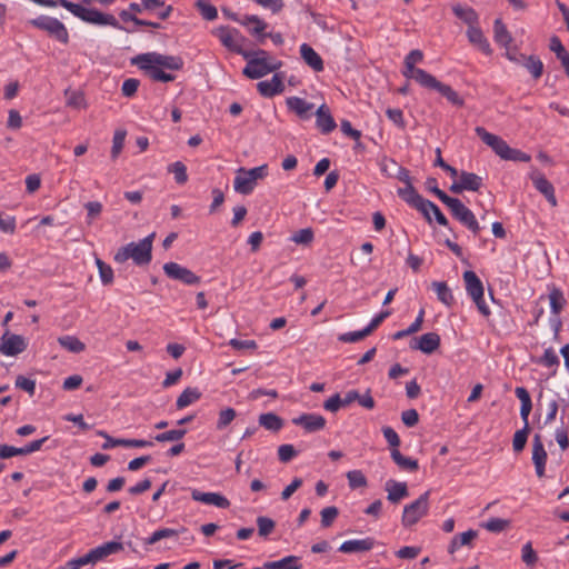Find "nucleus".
I'll list each match as a JSON object with an SVG mask.
<instances>
[{
  "mask_svg": "<svg viewBox=\"0 0 569 569\" xmlns=\"http://www.w3.org/2000/svg\"><path fill=\"white\" fill-rule=\"evenodd\" d=\"M242 57L247 61L242 74L249 79H260L279 70L282 66L280 60L272 58L268 51L262 49L246 51Z\"/></svg>",
  "mask_w": 569,
  "mask_h": 569,
  "instance_id": "nucleus-1",
  "label": "nucleus"
},
{
  "mask_svg": "<svg viewBox=\"0 0 569 569\" xmlns=\"http://www.w3.org/2000/svg\"><path fill=\"white\" fill-rule=\"evenodd\" d=\"M156 233L152 232L139 242H130L118 249L113 260L117 263H123L132 259L137 266H147L152 260V243Z\"/></svg>",
  "mask_w": 569,
  "mask_h": 569,
  "instance_id": "nucleus-2",
  "label": "nucleus"
},
{
  "mask_svg": "<svg viewBox=\"0 0 569 569\" xmlns=\"http://www.w3.org/2000/svg\"><path fill=\"white\" fill-rule=\"evenodd\" d=\"M60 6L87 23L97 26H110L116 29H122L119 21L114 18V16L110 13H103L93 8H84L81 4L71 2L69 0H61Z\"/></svg>",
  "mask_w": 569,
  "mask_h": 569,
  "instance_id": "nucleus-3",
  "label": "nucleus"
},
{
  "mask_svg": "<svg viewBox=\"0 0 569 569\" xmlns=\"http://www.w3.org/2000/svg\"><path fill=\"white\" fill-rule=\"evenodd\" d=\"M417 73V82L421 87L438 91L453 106L462 107L465 104V100L449 84L440 82L427 71H418Z\"/></svg>",
  "mask_w": 569,
  "mask_h": 569,
  "instance_id": "nucleus-4",
  "label": "nucleus"
},
{
  "mask_svg": "<svg viewBox=\"0 0 569 569\" xmlns=\"http://www.w3.org/2000/svg\"><path fill=\"white\" fill-rule=\"evenodd\" d=\"M462 277L466 284L467 293L470 296V298L477 306L478 311L483 317L488 318L491 315V312L483 299L485 288L482 281L472 270L465 271Z\"/></svg>",
  "mask_w": 569,
  "mask_h": 569,
  "instance_id": "nucleus-5",
  "label": "nucleus"
},
{
  "mask_svg": "<svg viewBox=\"0 0 569 569\" xmlns=\"http://www.w3.org/2000/svg\"><path fill=\"white\" fill-rule=\"evenodd\" d=\"M430 491L423 492L418 499L406 505L402 512L401 523L405 528L415 526L420 519L429 512Z\"/></svg>",
  "mask_w": 569,
  "mask_h": 569,
  "instance_id": "nucleus-6",
  "label": "nucleus"
},
{
  "mask_svg": "<svg viewBox=\"0 0 569 569\" xmlns=\"http://www.w3.org/2000/svg\"><path fill=\"white\" fill-rule=\"evenodd\" d=\"M446 206L449 208L452 217L462 226H465L469 231H471L475 236L480 233L481 227L475 213L468 207H466L460 199L452 198Z\"/></svg>",
  "mask_w": 569,
  "mask_h": 569,
  "instance_id": "nucleus-7",
  "label": "nucleus"
},
{
  "mask_svg": "<svg viewBox=\"0 0 569 569\" xmlns=\"http://www.w3.org/2000/svg\"><path fill=\"white\" fill-rule=\"evenodd\" d=\"M31 26L43 30L53 37L59 42L67 44L69 42V32L66 26L57 18L48 16H39L29 21Z\"/></svg>",
  "mask_w": 569,
  "mask_h": 569,
  "instance_id": "nucleus-8",
  "label": "nucleus"
},
{
  "mask_svg": "<svg viewBox=\"0 0 569 569\" xmlns=\"http://www.w3.org/2000/svg\"><path fill=\"white\" fill-rule=\"evenodd\" d=\"M131 62L153 63L169 70H180L183 67V60L179 56H166L158 52H147L136 56Z\"/></svg>",
  "mask_w": 569,
  "mask_h": 569,
  "instance_id": "nucleus-9",
  "label": "nucleus"
},
{
  "mask_svg": "<svg viewBox=\"0 0 569 569\" xmlns=\"http://www.w3.org/2000/svg\"><path fill=\"white\" fill-rule=\"evenodd\" d=\"M166 276L173 280H179L184 284H198L200 277L190 269L182 267L177 262H167L163 264Z\"/></svg>",
  "mask_w": 569,
  "mask_h": 569,
  "instance_id": "nucleus-10",
  "label": "nucleus"
},
{
  "mask_svg": "<svg viewBox=\"0 0 569 569\" xmlns=\"http://www.w3.org/2000/svg\"><path fill=\"white\" fill-rule=\"evenodd\" d=\"M27 342L22 336L9 333L7 330L2 337L0 342V353L14 357L27 349Z\"/></svg>",
  "mask_w": 569,
  "mask_h": 569,
  "instance_id": "nucleus-11",
  "label": "nucleus"
},
{
  "mask_svg": "<svg viewBox=\"0 0 569 569\" xmlns=\"http://www.w3.org/2000/svg\"><path fill=\"white\" fill-rule=\"evenodd\" d=\"M475 132L483 143L489 146L496 154L505 160L509 150V144L502 138L488 132L483 127H476Z\"/></svg>",
  "mask_w": 569,
  "mask_h": 569,
  "instance_id": "nucleus-12",
  "label": "nucleus"
},
{
  "mask_svg": "<svg viewBox=\"0 0 569 569\" xmlns=\"http://www.w3.org/2000/svg\"><path fill=\"white\" fill-rule=\"evenodd\" d=\"M530 179L533 183V187L545 196L547 201L552 206H557V198L555 194V188L550 181L541 173L539 170L533 169L530 172Z\"/></svg>",
  "mask_w": 569,
  "mask_h": 569,
  "instance_id": "nucleus-13",
  "label": "nucleus"
},
{
  "mask_svg": "<svg viewBox=\"0 0 569 569\" xmlns=\"http://www.w3.org/2000/svg\"><path fill=\"white\" fill-rule=\"evenodd\" d=\"M547 458L548 455L542 443V438L539 433H536L532 440V462L535 465L536 475L539 478L545 476Z\"/></svg>",
  "mask_w": 569,
  "mask_h": 569,
  "instance_id": "nucleus-14",
  "label": "nucleus"
},
{
  "mask_svg": "<svg viewBox=\"0 0 569 569\" xmlns=\"http://www.w3.org/2000/svg\"><path fill=\"white\" fill-rule=\"evenodd\" d=\"M99 436L106 439V442L102 445V449L108 450L114 447H128V448H144L153 446V442L150 440L143 439H116L109 436L104 431H99Z\"/></svg>",
  "mask_w": 569,
  "mask_h": 569,
  "instance_id": "nucleus-15",
  "label": "nucleus"
},
{
  "mask_svg": "<svg viewBox=\"0 0 569 569\" xmlns=\"http://www.w3.org/2000/svg\"><path fill=\"white\" fill-rule=\"evenodd\" d=\"M292 423L301 426L307 432H316L325 428L326 419L316 413H302L301 416L293 418Z\"/></svg>",
  "mask_w": 569,
  "mask_h": 569,
  "instance_id": "nucleus-16",
  "label": "nucleus"
},
{
  "mask_svg": "<svg viewBox=\"0 0 569 569\" xmlns=\"http://www.w3.org/2000/svg\"><path fill=\"white\" fill-rule=\"evenodd\" d=\"M257 89L262 97H274L284 90L283 78L280 73H274L271 80L258 82Z\"/></svg>",
  "mask_w": 569,
  "mask_h": 569,
  "instance_id": "nucleus-17",
  "label": "nucleus"
},
{
  "mask_svg": "<svg viewBox=\"0 0 569 569\" xmlns=\"http://www.w3.org/2000/svg\"><path fill=\"white\" fill-rule=\"evenodd\" d=\"M316 126L323 134L332 132L337 123L330 113V109L327 104H321L316 111Z\"/></svg>",
  "mask_w": 569,
  "mask_h": 569,
  "instance_id": "nucleus-18",
  "label": "nucleus"
},
{
  "mask_svg": "<svg viewBox=\"0 0 569 569\" xmlns=\"http://www.w3.org/2000/svg\"><path fill=\"white\" fill-rule=\"evenodd\" d=\"M286 104L291 112H295L302 120L310 119L315 107L313 103L308 102L300 97L287 98Z\"/></svg>",
  "mask_w": 569,
  "mask_h": 569,
  "instance_id": "nucleus-19",
  "label": "nucleus"
},
{
  "mask_svg": "<svg viewBox=\"0 0 569 569\" xmlns=\"http://www.w3.org/2000/svg\"><path fill=\"white\" fill-rule=\"evenodd\" d=\"M191 497L194 501H200L207 505H213L218 508H228L230 506L229 500L217 492H201L197 489L192 490Z\"/></svg>",
  "mask_w": 569,
  "mask_h": 569,
  "instance_id": "nucleus-20",
  "label": "nucleus"
},
{
  "mask_svg": "<svg viewBox=\"0 0 569 569\" xmlns=\"http://www.w3.org/2000/svg\"><path fill=\"white\" fill-rule=\"evenodd\" d=\"M137 66L140 70H142L150 79L153 81L161 82H170L174 80V76L171 73L164 72L161 68L153 63H144V62H131Z\"/></svg>",
  "mask_w": 569,
  "mask_h": 569,
  "instance_id": "nucleus-21",
  "label": "nucleus"
},
{
  "mask_svg": "<svg viewBox=\"0 0 569 569\" xmlns=\"http://www.w3.org/2000/svg\"><path fill=\"white\" fill-rule=\"evenodd\" d=\"M217 34L221 43L229 50L241 56L247 51L241 48L240 42L236 39V36H238L237 30H230L228 27H221L218 29Z\"/></svg>",
  "mask_w": 569,
  "mask_h": 569,
  "instance_id": "nucleus-22",
  "label": "nucleus"
},
{
  "mask_svg": "<svg viewBox=\"0 0 569 569\" xmlns=\"http://www.w3.org/2000/svg\"><path fill=\"white\" fill-rule=\"evenodd\" d=\"M385 489L388 492L387 499L393 505L400 502L401 499L409 496L408 486L406 482H398L390 479L386 482Z\"/></svg>",
  "mask_w": 569,
  "mask_h": 569,
  "instance_id": "nucleus-23",
  "label": "nucleus"
},
{
  "mask_svg": "<svg viewBox=\"0 0 569 569\" xmlns=\"http://www.w3.org/2000/svg\"><path fill=\"white\" fill-rule=\"evenodd\" d=\"M373 546L375 539L371 537L360 540H347L341 543L339 551L343 553L365 552L371 550Z\"/></svg>",
  "mask_w": 569,
  "mask_h": 569,
  "instance_id": "nucleus-24",
  "label": "nucleus"
},
{
  "mask_svg": "<svg viewBox=\"0 0 569 569\" xmlns=\"http://www.w3.org/2000/svg\"><path fill=\"white\" fill-rule=\"evenodd\" d=\"M300 54L303 61L316 72L325 69L322 58L307 43L300 46Z\"/></svg>",
  "mask_w": 569,
  "mask_h": 569,
  "instance_id": "nucleus-25",
  "label": "nucleus"
},
{
  "mask_svg": "<svg viewBox=\"0 0 569 569\" xmlns=\"http://www.w3.org/2000/svg\"><path fill=\"white\" fill-rule=\"evenodd\" d=\"M440 347V336L437 332L422 335L412 349H419L423 353L431 355Z\"/></svg>",
  "mask_w": 569,
  "mask_h": 569,
  "instance_id": "nucleus-26",
  "label": "nucleus"
},
{
  "mask_svg": "<svg viewBox=\"0 0 569 569\" xmlns=\"http://www.w3.org/2000/svg\"><path fill=\"white\" fill-rule=\"evenodd\" d=\"M452 12L458 19L465 22L468 28L479 24L477 11L469 6H462L460 3L453 4Z\"/></svg>",
  "mask_w": 569,
  "mask_h": 569,
  "instance_id": "nucleus-27",
  "label": "nucleus"
},
{
  "mask_svg": "<svg viewBox=\"0 0 569 569\" xmlns=\"http://www.w3.org/2000/svg\"><path fill=\"white\" fill-rule=\"evenodd\" d=\"M123 549V545L118 541H109L103 545H100L93 549L90 550V555L93 559V562L97 563L98 561L107 558L110 555L117 553Z\"/></svg>",
  "mask_w": 569,
  "mask_h": 569,
  "instance_id": "nucleus-28",
  "label": "nucleus"
},
{
  "mask_svg": "<svg viewBox=\"0 0 569 569\" xmlns=\"http://www.w3.org/2000/svg\"><path fill=\"white\" fill-rule=\"evenodd\" d=\"M423 59V53L421 50H418V49H415V50H411L407 57L405 58V66H406V71L403 72V74L408 78H412L417 81V77H418V71H425L423 69H420V68H416V63H419L421 62Z\"/></svg>",
  "mask_w": 569,
  "mask_h": 569,
  "instance_id": "nucleus-29",
  "label": "nucleus"
},
{
  "mask_svg": "<svg viewBox=\"0 0 569 569\" xmlns=\"http://www.w3.org/2000/svg\"><path fill=\"white\" fill-rule=\"evenodd\" d=\"M467 37L469 41L477 46L485 54H491L490 44L478 24L468 28Z\"/></svg>",
  "mask_w": 569,
  "mask_h": 569,
  "instance_id": "nucleus-30",
  "label": "nucleus"
},
{
  "mask_svg": "<svg viewBox=\"0 0 569 569\" xmlns=\"http://www.w3.org/2000/svg\"><path fill=\"white\" fill-rule=\"evenodd\" d=\"M263 569H302L300 558L297 556H288L277 561H267Z\"/></svg>",
  "mask_w": 569,
  "mask_h": 569,
  "instance_id": "nucleus-31",
  "label": "nucleus"
},
{
  "mask_svg": "<svg viewBox=\"0 0 569 569\" xmlns=\"http://www.w3.org/2000/svg\"><path fill=\"white\" fill-rule=\"evenodd\" d=\"M254 187L256 182L252 180L251 176L240 172L239 169L233 181L234 190L241 194H249L253 191Z\"/></svg>",
  "mask_w": 569,
  "mask_h": 569,
  "instance_id": "nucleus-32",
  "label": "nucleus"
},
{
  "mask_svg": "<svg viewBox=\"0 0 569 569\" xmlns=\"http://www.w3.org/2000/svg\"><path fill=\"white\" fill-rule=\"evenodd\" d=\"M243 26L253 24L252 29H249V32L252 36L259 37V41L263 42V40L267 38V33H263V31L267 28V23L260 19L258 16H246L242 21H240Z\"/></svg>",
  "mask_w": 569,
  "mask_h": 569,
  "instance_id": "nucleus-33",
  "label": "nucleus"
},
{
  "mask_svg": "<svg viewBox=\"0 0 569 569\" xmlns=\"http://www.w3.org/2000/svg\"><path fill=\"white\" fill-rule=\"evenodd\" d=\"M391 458L395 463L401 469L410 472H415L419 469L418 460L410 457H405L399 449H391Z\"/></svg>",
  "mask_w": 569,
  "mask_h": 569,
  "instance_id": "nucleus-34",
  "label": "nucleus"
},
{
  "mask_svg": "<svg viewBox=\"0 0 569 569\" xmlns=\"http://www.w3.org/2000/svg\"><path fill=\"white\" fill-rule=\"evenodd\" d=\"M477 536H478V531L472 530V529H470V530H468L466 532H462L460 535H456L452 538V540H451V542H450V545L448 547V552L450 555H452V553L456 552V550L458 548H460L462 546H471L472 540L475 538H477Z\"/></svg>",
  "mask_w": 569,
  "mask_h": 569,
  "instance_id": "nucleus-35",
  "label": "nucleus"
},
{
  "mask_svg": "<svg viewBox=\"0 0 569 569\" xmlns=\"http://www.w3.org/2000/svg\"><path fill=\"white\" fill-rule=\"evenodd\" d=\"M431 287L437 293V298L447 307H451L455 303V297L445 281H433Z\"/></svg>",
  "mask_w": 569,
  "mask_h": 569,
  "instance_id": "nucleus-36",
  "label": "nucleus"
},
{
  "mask_svg": "<svg viewBox=\"0 0 569 569\" xmlns=\"http://www.w3.org/2000/svg\"><path fill=\"white\" fill-rule=\"evenodd\" d=\"M259 425L267 430L278 432L283 427V420L273 412L261 413L259 416Z\"/></svg>",
  "mask_w": 569,
  "mask_h": 569,
  "instance_id": "nucleus-37",
  "label": "nucleus"
},
{
  "mask_svg": "<svg viewBox=\"0 0 569 569\" xmlns=\"http://www.w3.org/2000/svg\"><path fill=\"white\" fill-rule=\"evenodd\" d=\"M495 41L501 47L508 48L512 42V37L501 19H496L493 23Z\"/></svg>",
  "mask_w": 569,
  "mask_h": 569,
  "instance_id": "nucleus-38",
  "label": "nucleus"
},
{
  "mask_svg": "<svg viewBox=\"0 0 569 569\" xmlns=\"http://www.w3.org/2000/svg\"><path fill=\"white\" fill-rule=\"evenodd\" d=\"M549 302L551 312L558 316L565 308L567 300L559 288L552 287L549 291Z\"/></svg>",
  "mask_w": 569,
  "mask_h": 569,
  "instance_id": "nucleus-39",
  "label": "nucleus"
},
{
  "mask_svg": "<svg viewBox=\"0 0 569 569\" xmlns=\"http://www.w3.org/2000/svg\"><path fill=\"white\" fill-rule=\"evenodd\" d=\"M201 398V392L197 388L188 387L178 397L176 406L183 409Z\"/></svg>",
  "mask_w": 569,
  "mask_h": 569,
  "instance_id": "nucleus-40",
  "label": "nucleus"
},
{
  "mask_svg": "<svg viewBox=\"0 0 569 569\" xmlns=\"http://www.w3.org/2000/svg\"><path fill=\"white\" fill-rule=\"evenodd\" d=\"M460 180L463 184L465 190L478 191L482 187V179L473 172L462 171L460 173Z\"/></svg>",
  "mask_w": 569,
  "mask_h": 569,
  "instance_id": "nucleus-41",
  "label": "nucleus"
},
{
  "mask_svg": "<svg viewBox=\"0 0 569 569\" xmlns=\"http://www.w3.org/2000/svg\"><path fill=\"white\" fill-rule=\"evenodd\" d=\"M59 345L68 351L79 353L84 350L86 346L74 336H62L58 338Z\"/></svg>",
  "mask_w": 569,
  "mask_h": 569,
  "instance_id": "nucleus-42",
  "label": "nucleus"
},
{
  "mask_svg": "<svg viewBox=\"0 0 569 569\" xmlns=\"http://www.w3.org/2000/svg\"><path fill=\"white\" fill-rule=\"evenodd\" d=\"M398 196L411 207H415L422 199V196L418 193L412 184L399 188Z\"/></svg>",
  "mask_w": 569,
  "mask_h": 569,
  "instance_id": "nucleus-43",
  "label": "nucleus"
},
{
  "mask_svg": "<svg viewBox=\"0 0 569 569\" xmlns=\"http://www.w3.org/2000/svg\"><path fill=\"white\" fill-rule=\"evenodd\" d=\"M530 430V426H523L522 429L515 432L512 439V448L515 452H521L525 449Z\"/></svg>",
  "mask_w": 569,
  "mask_h": 569,
  "instance_id": "nucleus-44",
  "label": "nucleus"
},
{
  "mask_svg": "<svg viewBox=\"0 0 569 569\" xmlns=\"http://www.w3.org/2000/svg\"><path fill=\"white\" fill-rule=\"evenodd\" d=\"M426 189L433 193L443 204H447L452 197H449L445 191L438 187V181L433 177L427 178L425 182Z\"/></svg>",
  "mask_w": 569,
  "mask_h": 569,
  "instance_id": "nucleus-45",
  "label": "nucleus"
},
{
  "mask_svg": "<svg viewBox=\"0 0 569 569\" xmlns=\"http://www.w3.org/2000/svg\"><path fill=\"white\" fill-rule=\"evenodd\" d=\"M168 172L173 173L178 184H184L188 181L187 167L181 161H176L168 167Z\"/></svg>",
  "mask_w": 569,
  "mask_h": 569,
  "instance_id": "nucleus-46",
  "label": "nucleus"
},
{
  "mask_svg": "<svg viewBox=\"0 0 569 569\" xmlns=\"http://www.w3.org/2000/svg\"><path fill=\"white\" fill-rule=\"evenodd\" d=\"M178 535L179 530L172 528H161L159 530H156L149 538L144 539V543L154 545L156 542L162 539L178 537Z\"/></svg>",
  "mask_w": 569,
  "mask_h": 569,
  "instance_id": "nucleus-47",
  "label": "nucleus"
},
{
  "mask_svg": "<svg viewBox=\"0 0 569 569\" xmlns=\"http://www.w3.org/2000/svg\"><path fill=\"white\" fill-rule=\"evenodd\" d=\"M549 49L556 53L557 58L561 61V64H563L565 61H569V52L565 49L557 36H552L550 38Z\"/></svg>",
  "mask_w": 569,
  "mask_h": 569,
  "instance_id": "nucleus-48",
  "label": "nucleus"
},
{
  "mask_svg": "<svg viewBox=\"0 0 569 569\" xmlns=\"http://www.w3.org/2000/svg\"><path fill=\"white\" fill-rule=\"evenodd\" d=\"M525 67L535 79H538L542 76L543 63L538 57L529 56L526 59Z\"/></svg>",
  "mask_w": 569,
  "mask_h": 569,
  "instance_id": "nucleus-49",
  "label": "nucleus"
},
{
  "mask_svg": "<svg viewBox=\"0 0 569 569\" xmlns=\"http://www.w3.org/2000/svg\"><path fill=\"white\" fill-rule=\"evenodd\" d=\"M347 479L351 489L367 487V478L361 470H351L347 472Z\"/></svg>",
  "mask_w": 569,
  "mask_h": 569,
  "instance_id": "nucleus-50",
  "label": "nucleus"
},
{
  "mask_svg": "<svg viewBox=\"0 0 569 569\" xmlns=\"http://www.w3.org/2000/svg\"><path fill=\"white\" fill-rule=\"evenodd\" d=\"M187 433L186 429H172L154 436V440L158 442H167V441H179Z\"/></svg>",
  "mask_w": 569,
  "mask_h": 569,
  "instance_id": "nucleus-51",
  "label": "nucleus"
},
{
  "mask_svg": "<svg viewBox=\"0 0 569 569\" xmlns=\"http://www.w3.org/2000/svg\"><path fill=\"white\" fill-rule=\"evenodd\" d=\"M257 526L258 535L266 538L274 530L276 522L269 517L260 516L257 518Z\"/></svg>",
  "mask_w": 569,
  "mask_h": 569,
  "instance_id": "nucleus-52",
  "label": "nucleus"
},
{
  "mask_svg": "<svg viewBox=\"0 0 569 569\" xmlns=\"http://www.w3.org/2000/svg\"><path fill=\"white\" fill-rule=\"evenodd\" d=\"M237 417V412L233 408H224L219 412V418L217 421V429L223 430L226 429Z\"/></svg>",
  "mask_w": 569,
  "mask_h": 569,
  "instance_id": "nucleus-53",
  "label": "nucleus"
},
{
  "mask_svg": "<svg viewBox=\"0 0 569 569\" xmlns=\"http://www.w3.org/2000/svg\"><path fill=\"white\" fill-rule=\"evenodd\" d=\"M96 264L99 270V276H100L101 282L106 286L111 284L113 282L112 268L99 258L96 259Z\"/></svg>",
  "mask_w": 569,
  "mask_h": 569,
  "instance_id": "nucleus-54",
  "label": "nucleus"
},
{
  "mask_svg": "<svg viewBox=\"0 0 569 569\" xmlns=\"http://www.w3.org/2000/svg\"><path fill=\"white\" fill-rule=\"evenodd\" d=\"M87 565H94L93 559L90 555V551L82 557L74 558V559L67 561L59 569H80L81 567L87 566Z\"/></svg>",
  "mask_w": 569,
  "mask_h": 569,
  "instance_id": "nucleus-55",
  "label": "nucleus"
},
{
  "mask_svg": "<svg viewBox=\"0 0 569 569\" xmlns=\"http://www.w3.org/2000/svg\"><path fill=\"white\" fill-rule=\"evenodd\" d=\"M14 387L26 391L30 396H33L36 393V380L27 378L22 375H19L16 378Z\"/></svg>",
  "mask_w": 569,
  "mask_h": 569,
  "instance_id": "nucleus-56",
  "label": "nucleus"
},
{
  "mask_svg": "<svg viewBox=\"0 0 569 569\" xmlns=\"http://www.w3.org/2000/svg\"><path fill=\"white\" fill-rule=\"evenodd\" d=\"M320 515L321 526L323 528H328L333 523L335 519L338 517L339 509L335 506L326 507L321 510Z\"/></svg>",
  "mask_w": 569,
  "mask_h": 569,
  "instance_id": "nucleus-57",
  "label": "nucleus"
},
{
  "mask_svg": "<svg viewBox=\"0 0 569 569\" xmlns=\"http://www.w3.org/2000/svg\"><path fill=\"white\" fill-rule=\"evenodd\" d=\"M368 336V331L366 328H363L362 330L342 333L338 337V340L345 343H353L365 339Z\"/></svg>",
  "mask_w": 569,
  "mask_h": 569,
  "instance_id": "nucleus-58",
  "label": "nucleus"
},
{
  "mask_svg": "<svg viewBox=\"0 0 569 569\" xmlns=\"http://www.w3.org/2000/svg\"><path fill=\"white\" fill-rule=\"evenodd\" d=\"M297 455L298 451L292 445H281L278 448V458L283 463L291 461Z\"/></svg>",
  "mask_w": 569,
  "mask_h": 569,
  "instance_id": "nucleus-59",
  "label": "nucleus"
},
{
  "mask_svg": "<svg viewBox=\"0 0 569 569\" xmlns=\"http://www.w3.org/2000/svg\"><path fill=\"white\" fill-rule=\"evenodd\" d=\"M509 526V521L501 518H491L486 523H483V528H486L490 532H501Z\"/></svg>",
  "mask_w": 569,
  "mask_h": 569,
  "instance_id": "nucleus-60",
  "label": "nucleus"
},
{
  "mask_svg": "<svg viewBox=\"0 0 569 569\" xmlns=\"http://www.w3.org/2000/svg\"><path fill=\"white\" fill-rule=\"evenodd\" d=\"M291 240L298 244H309L313 240V231L310 228H305L296 232Z\"/></svg>",
  "mask_w": 569,
  "mask_h": 569,
  "instance_id": "nucleus-61",
  "label": "nucleus"
},
{
  "mask_svg": "<svg viewBox=\"0 0 569 569\" xmlns=\"http://www.w3.org/2000/svg\"><path fill=\"white\" fill-rule=\"evenodd\" d=\"M538 363L548 368L555 367L559 365V358L552 348H547Z\"/></svg>",
  "mask_w": 569,
  "mask_h": 569,
  "instance_id": "nucleus-62",
  "label": "nucleus"
},
{
  "mask_svg": "<svg viewBox=\"0 0 569 569\" xmlns=\"http://www.w3.org/2000/svg\"><path fill=\"white\" fill-rule=\"evenodd\" d=\"M126 131H116L112 140L111 157L116 159L121 152L124 143Z\"/></svg>",
  "mask_w": 569,
  "mask_h": 569,
  "instance_id": "nucleus-63",
  "label": "nucleus"
},
{
  "mask_svg": "<svg viewBox=\"0 0 569 569\" xmlns=\"http://www.w3.org/2000/svg\"><path fill=\"white\" fill-rule=\"evenodd\" d=\"M386 114L390 121H392L398 128L405 129L406 122L403 119V112L401 109L388 108Z\"/></svg>",
  "mask_w": 569,
  "mask_h": 569,
  "instance_id": "nucleus-64",
  "label": "nucleus"
}]
</instances>
